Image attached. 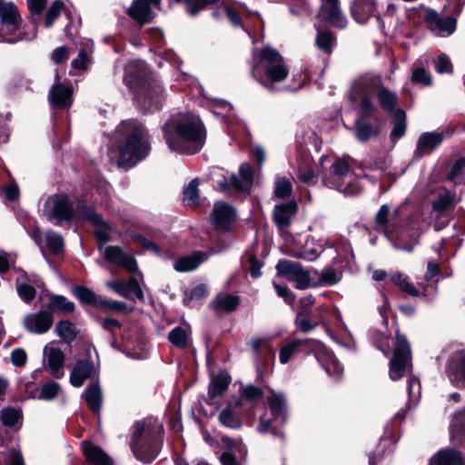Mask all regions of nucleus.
I'll return each instance as SVG.
<instances>
[{
	"instance_id": "nucleus-61",
	"label": "nucleus",
	"mask_w": 465,
	"mask_h": 465,
	"mask_svg": "<svg viewBox=\"0 0 465 465\" xmlns=\"http://www.w3.org/2000/svg\"><path fill=\"white\" fill-rule=\"evenodd\" d=\"M411 82L422 85H429L431 83V76L424 68L417 67L412 71Z\"/></svg>"
},
{
	"instance_id": "nucleus-58",
	"label": "nucleus",
	"mask_w": 465,
	"mask_h": 465,
	"mask_svg": "<svg viewBox=\"0 0 465 465\" xmlns=\"http://www.w3.org/2000/svg\"><path fill=\"white\" fill-rule=\"evenodd\" d=\"M74 294L80 302L85 304H94L97 302L96 294L84 286L74 287Z\"/></svg>"
},
{
	"instance_id": "nucleus-62",
	"label": "nucleus",
	"mask_w": 465,
	"mask_h": 465,
	"mask_svg": "<svg viewBox=\"0 0 465 465\" xmlns=\"http://www.w3.org/2000/svg\"><path fill=\"white\" fill-rule=\"evenodd\" d=\"M97 227V230L95 232V235L97 238L98 245H104L109 240V232L110 227L109 225L103 220V223L99 224H94ZM99 250L102 252L103 248L99 247Z\"/></svg>"
},
{
	"instance_id": "nucleus-36",
	"label": "nucleus",
	"mask_w": 465,
	"mask_h": 465,
	"mask_svg": "<svg viewBox=\"0 0 465 465\" xmlns=\"http://www.w3.org/2000/svg\"><path fill=\"white\" fill-rule=\"evenodd\" d=\"M169 341L178 349H185L192 342L190 328L182 326L173 328L168 334Z\"/></svg>"
},
{
	"instance_id": "nucleus-50",
	"label": "nucleus",
	"mask_w": 465,
	"mask_h": 465,
	"mask_svg": "<svg viewBox=\"0 0 465 465\" xmlns=\"http://www.w3.org/2000/svg\"><path fill=\"white\" fill-rule=\"evenodd\" d=\"M407 391H408V396H409V404L410 405H416L421 395V385L416 377L411 376L407 381Z\"/></svg>"
},
{
	"instance_id": "nucleus-54",
	"label": "nucleus",
	"mask_w": 465,
	"mask_h": 465,
	"mask_svg": "<svg viewBox=\"0 0 465 465\" xmlns=\"http://www.w3.org/2000/svg\"><path fill=\"white\" fill-rule=\"evenodd\" d=\"M64 5L61 0H55L51 4L49 8L47 9L45 17V27H51L53 25L54 22L57 19L61 12L64 10Z\"/></svg>"
},
{
	"instance_id": "nucleus-39",
	"label": "nucleus",
	"mask_w": 465,
	"mask_h": 465,
	"mask_svg": "<svg viewBox=\"0 0 465 465\" xmlns=\"http://www.w3.org/2000/svg\"><path fill=\"white\" fill-rule=\"evenodd\" d=\"M314 163L309 155H302L298 164V177L305 183H314L315 173Z\"/></svg>"
},
{
	"instance_id": "nucleus-30",
	"label": "nucleus",
	"mask_w": 465,
	"mask_h": 465,
	"mask_svg": "<svg viewBox=\"0 0 465 465\" xmlns=\"http://www.w3.org/2000/svg\"><path fill=\"white\" fill-rule=\"evenodd\" d=\"M268 404L274 420H279L280 425H283L287 420L286 401L284 395L282 393L272 392V394L268 397Z\"/></svg>"
},
{
	"instance_id": "nucleus-63",
	"label": "nucleus",
	"mask_w": 465,
	"mask_h": 465,
	"mask_svg": "<svg viewBox=\"0 0 465 465\" xmlns=\"http://www.w3.org/2000/svg\"><path fill=\"white\" fill-rule=\"evenodd\" d=\"M219 0L187 1L186 10L191 15H197L204 6L217 3Z\"/></svg>"
},
{
	"instance_id": "nucleus-5",
	"label": "nucleus",
	"mask_w": 465,
	"mask_h": 465,
	"mask_svg": "<svg viewBox=\"0 0 465 465\" xmlns=\"http://www.w3.org/2000/svg\"><path fill=\"white\" fill-rule=\"evenodd\" d=\"M163 427L156 419L137 420L133 425L131 450L135 458L150 463L158 456L163 445Z\"/></svg>"
},
{
	"instance_id": "nucleus-34",
	"label": "nucleus",
	"mask_w": 465,
	"mask_h": 465,
	"mask_svg": "<svg viewBox=\"0 0 465 465\" xmlns=\"http://www.w3.org/2000/svg\"><path fill=\"white\" fill-rule=\"evenodd\" d=\"M327 245V241L324 239H320L316 243L314 242V239L307 241L305 248L296 254V257L299 259L306 260L312 262L316 260L320 254L323 252L324 247Z\"/></svg>"
},
{
	"instance_id": "nucleus-64",
	"label": "nucleus",
	"mask_w": 465,
	"mask_h": 465,
	"mask_svg": "<svg viewBox=\"0 0 465 465\" xmlns=\"http://www.w3.org/2000/svg\"><path fill=\"white\" fill-rule=\"evenodd\" d=\"M11 361L15 367L25 366L27 361V354L22 348H16L11 352Z\"/></svg>"
},
{
	"instance_id": "nucleus-60",
	"label": "nucleus",
	"mask_w": 465,
	"mask_h": 465,
	"mask_svg": "<svg viewBox=\"0 0 465 465\" xmlns=\"http://www.w3.org/2000/svg\"><path fill=\"white\" fill-rule=\"evenodd\" d=\"M99 307L105 312H125L127 305L123 302L102 299L98 302Z\"/></svg>"
},
{
	"instance_id": "nucleus-29",
	"label": "nucleus",
	"mask_w": 465,
	"mask_h": 465,
	"mask_svg": "<svg viewBox=\"0 0 465 465\" xmlns=\"http://www.w3.org/2000/svg\"><path fill=\"white\" fill-rule=\"evenodd\" d=\"M83 452L90 465H114L112 459L98 446L82 443Z\"/></svg>"
},
{
	"instance_id": "nucleus-17",
	"label": "nucleus",
	"mask_w": 465,
	"mask_h": 465,
	"mask_svg": "<svg viewBox=\"0 0 465 465\" xmlns=\"http://www.w3.org/2000/svg\"><path fill=\"white\" fill-rule=\"evenodd\" d=\"M452 131L450 129L422 133L418 140L415 151L416 157H422L430 154L443 142L446 137H450Z\"/></svg>"
},
{
	"instance_id": "nucleus-48",
	"label": "nucleus",
	"mask_w": 465,
	"mask_h": 465,
	"mask_svg": "<svg viewBox=\"0 0 465 465\" xmlns=\"http://www.w3.org/2000/svg\"><path fill=\"white\" fill-rule=\"evenodd\" d=\"M321 322V318H318L316 316L310 317L309 315L299 312L296 319H295V324L297 328L304 333H307L313 330Z\"/></svg>"
},
{
	"instance_id": "nucleus-53",
	"label": "nucleus",
	"mask_w": 465,
	"mask_h": 465,
	"mask_svg": "<svg viewBox=\"0 0 465 465\" xmlns=\"http://www.w3.org/2000/svg\"><path fill=\"white\" fill-rule=\"evenodd\" d=\"M317 47L325 54H331L333 45V36L329 31H319L316 37Z\"/></svg>"
},
{
	"instance_id": "nucleus-14",
	"label": "nucleus",
	"mask_w": 465,
	"mask_h": 465,
	"mask_svg": "<svg viewBox=\"0 0 465 465\" xmlns=\"http://www.w3.org/2000/svg\"><path fill=\"white\" fill-rule=\"evenodd\" d=\"M450 381L458 388H465V349L453 351L445 365Z\"/></svg>"
},
{
	"instance_id": "nucleus-2",
	"label": "nucleus",
	"mask_w": 465,
	"mask_h": 465,
	"mask_svg": "<svg viewBox=\"0 0 465 465\" xmlns=\"http://www.w3.org/2000/svg\"><path fill=\"white\" fill-rule=\"evenodd\" d=\"M114 135L118 143V166L133 167L149 154L151 146L147 132L138 121H123L116 127Z\"/></svg>"
},
{
	"instance_id": "nucleus-20",
	"label": "nucleus",
	"mask_w": 465,
	"mask_h": 465,
	"mask_svg": "<svg viewBox=\"0 0 465 465\" xmlns=\"http://www.w3.org/2000/svg\"><path fill=\"white\" fill-rule=\"evenodd\" d=\"M161 0H134L128 8V15L137 23L143 25L153 20V8H160Z\"/></svg>"
},
{
	"instance_id": "nucleus-22",
	"label": "nucleus",
	"mask_w": 465,
	"mask_h": 465,
	"mask_svg": "<svg viewBox=\"0 0 465 465\" xmlns=\"http://www.w3.org/2000/svg\"><path fill=\"white\" fill-rule=\"evenodd\" d=\"M96 375V370L92 361L87 359H80L74 364L69 381L74 388H80L84 385L85 381Z\"/></svg>"
},
{
	"instance_id": "nucleus-23",
	"label": "nucleus",
	"mask_w": 465,
	"mask_h": 465,
	"mask_svg": "<svg viewBox=\"0 0 465 465\" xmlns=\"http://www.w3.org/2000/svg\"><path fill=\"white\" fill-rule=\"evenodd\" d=\"M48 100L53 108L68 109L73 104V90L69 86L56 83L49 91Z\"/></svg>"
},
{
	"instance_id": "nucleus-42",
	"label": "nucleus",
	"mask_w": 465,
	"mask_h": 465,
	"mask_svg": "<svg viewBox=\"0 0 465 465\" xmlns=\"http://www.w3.org/2000/svg\"><path fill=\"white\" fill-rule=\"evenodd\" d=\"M230 381V377L224 373H219L213 377L208 390L209 396L214 398L223 394L227 390Z\"/></svg>"
},
{
	"instance_id": "nucleus-25",
	"label": "nucleus",
	"mask_w": 465,
	"mask_h": 465,
	"mask_svg": "<svg viewBox=\"0 0 465 465\" xmlns=\"http://www.w3.org/2000/svg\"><path fill=\"white\" fill-rule=\"evenodd\" d=\"M297 210L298 206L294 201L276 205L273 210L274 223L280 228L288 227Z\"/></svg>"
},
{
	"instance_id": "nucleus-57",
	"label": "nucleus",
	"mask_w": 465,
	"mask_h": 465,
	"mask_svg": "<svg viewBox=\"0 0 465 465\" xmlns=\"http://www.w3.org/2000/svg\"><path fill=\"white\" fill-rule=\"evenodd\" d=\"M1 421L5 426L12 427L17 424L21 419L19 411L14 408H5L1 411Z\"/></svg>"
},
{
	"instance_id": "nucleus-43",
	"label": "nucleus",
	"mask_w": 465,
	"mask_h": 465,
	"mask_svg": "<svg viewBox=\"0 0 465 465\" xmlns=\"http://www.w3.org/2000/svg\"><path fill=\"white\" fill-rule=\"evenodd\" d=\"M54 331L59 337L68 343L74 341L78 333L74 324L67 320L58 322Z\"/></svg>"
},
{
	"instance_id": "nucleus-37",
	"label": "nucleus",
	"mask_w": 465,
	"mask_h": 465,
	"mask_svg": "<svg viewBox=\"0 0 465 465\" xmlns=\"http://www.w3.org/2000/svg\"><path fill=\"white\" fill-rule=\"evenodd\" d=\"M376 97L378 98L379 104L382 110L394 114L396 111L395 107L398 104V96L396 93L389 90L382 84Z\"/></svg>"
},
{
	"instance_id": "nucleus-44",
	"label": "nucleus",
	"mask_w": 465,
	"mask_h": 465,
	"mask_svg": "<svg viewBox=\"0 0 465 465\" xmlns=\"http://www.w3.org/2000/svg\"><path fill=\"white\" fill-rule=\"evenodd\" d=\"M450 433L453 439L465 442V410L456 412L450 424Z\"/></svg>"
},
{
	"instance_id": "nucleus-38",
	"label": "nucleus",
	"mask_w": 465,
	"mask_h": 465,
	"mask_svg": "<svg viewBox=\"0 0 465 465\" xmlns=\"http://www.w3.org/2000/svg\"><path fill=\"white\" fill-rule=\"evenodd\" d=\"M315 354L317 360L322 364L330 376H332L335 380H339L341 377L343 367L332 353L325 352V359H321L318 353Z\"/></svg>"
},
{
	"instance_id": "nucleus-7",
	"label": "nucleus",
	"mask_w": 465,
	"mask_h": 465,
	"mask_svg": "<svg viewBox=\"0 0 465 465\" xmlns=\"http://www.w3.org/2000/svg\"><path fill=\"white\" fill-rule=\"evenodd\" d=\"M22 18L16 5L12 2L0 0V37L3 41L14 44L35 37V32L27 35L22 29Z\"/></svg>"
},
{
	"instance_id": "nucleus-15",
	"label": "nucleus",
	"mask_w": 465,
	"mask_h": 465,
	"mask_svg": "<svg viewBox=\"0 0 465 465\" xmlns=\"http://www.w3.org/2000/svg\"><path fill=\"white\" fill-rule=\"evenodd\" d=\"M301 347L305 348L308 352L314 353H319L324 349L323 344L318 340H292L281 347L279 351L280 362L282 364L288 363L295 351Z\"/></svg>"
},
{
	"instance_id": "nucleus-28",
	"label": "nucleus",
	"mask_w": 465,
	"mask_h": 465,
	"mask_svg": "<svg viewBox=\"0 0 465 465\" xmlns=\"http://www.w3.org/2000/svg\"><path fill=\"white\" fill-rule=\"evenodd\" d=\"M376 230L382 232L388 239H391L396 232L397 225L391 216L387 204L381 205L375 217Z\"/></svg>"
},
{
	"instance_id": "nucleus-6",
	"label": "nucleus",
	"mask_w": 465,
	"mask_h": 465,
	"mask_svg": "<svg viewBox=\"0 0 465 465\" xmlns=\"http://www.w3.org/2000/svg\"><path fill=\"white\" fill-rule=\"evenodd\" d=\"M251 73L262 86L273 90L274 84L282 82L289 74V70L280 53L270 47L253 51L251 61Z\"/></svg>"
},
{
	"instance_id": "nucleus-1",
	"label": "nucleus",
	"mask_w": 465,
	"mask_h": 465,
	"mask_svg": "<svg viewBox=\"0 0 465 465\" xmlns=\"http://www.w3.org/2000/svg\"><path fill=\"white\" fill-rule=\"evenodd\" d=\"M163 131L169 148L180 153L194 154L205 143L204 125L193 114L173 115L163 125Z\"/></svg>"
},
{
	"instance_id": "nucleus-56",
	"label": "nucleus",
	"mask_w": 465,
	"mask_h": 465,
	"mask_svg": "<svg viewBox=\"0 0 465 465\" xmlns=\"http://www.w3.org/2000/svg\"><path fill=\"white\" fill-rule=\"evenodd\" d=\"M292 191L291 182L284 178L279 177L276 179L274 183V195L278 198L288 197Z\"/></svg>"
},
{
	"instance_id": "nucleus-51",
	"label": "nucleus",
	"mask_w": 465,
	"mask_h": 465,
	"mask_svg": "<svg viewBox=\"0 0 465 465\" xmlns=\"http://www.w3.org/2000/svg\"><path fill=\"white\" fill-rule=\"evenodd\" d=\"M61 391V386L55 381H48L42 385L38 399L44 401H52L58 396Z\"/></svg>"
},
{
	"instance_id": "nucleus-49",
	"label": "nucleus",
	"mask_w": 465,
	"mask_h": 465,
	"mask_svg": "<svg viewBox=\"0 0 465 465\" xmlns=\"http://www.w3.org/2000/svg\"><path fill=\"white\" fill-rule=\"evenodd\" d=\"M219 421L225 427L239 429L242 426L241 419L234 414L231 408H225L219 413Z\"/></svg>"
},
{
	"instance_id": "nucleus-21",
	"label": "nucleus",
	"mask_w": 465,
	"mask_h": 465,
	"mask_svg": "<svg viewBox=\"0 0 465 465\" xmlns=\"http://www.w3.org/2000/svg\"><path fill=\"white\" fill-rule=\"evenodd\" d=\"M53 314L49 311H41L27 314L23 321L25 328L33 333L42 334L48 331L53 324Z\"/></svg>"
},
{
	"instance_id": "nucleus-19",
	"label": "nucleus",
	"mask_w": 465,
	"mask_h": 465,
	"mask_svg": "<svg viewBox=\"0 0 465 465\" xmlns=\"http://www.w3.org/2000/svg\"><path fill=\"white\" fill-rule=\"evenodd\" d=\"M64 354L62 350L51 342L44 348V362L51 375L56 379L64 377Z\"/></svg>"
},
{
	"instance_id": "nucleus-32",
	"label": "nucleus",
	"mask_w": 465,
	"mask_h": 465,
	"mask_svg": "<svg viewBox=\"0 0 465 465\" xmlns=\"http://www.w3.org/2000/svg\"><path fill=\"white\" fill-rule=\"evenodd\" d=\"M240 299L237 295L222 292L215 296L210 307L216 312H232L237 309Z\"/></svg>"
},
{
	"instance_id": "nucleus-8",
	"label": "nucleus",
	"mask_w": 465,
	"mask_h": 465,
	"mask_svg": "<svg viewBox=\"0 0 465 465\" xmlns=\"http://www.w3.org/2000/svg\"><path fill=\"white\" fill-rule=\"evenodd\" d=\"M381 84V76L372 74L361 75L353 82L351 88V98L359 102L360 108L364 115L370 116L377 110L372 98L377 96Z\"/></svg>"
},
{
	"instance_id": "nucleus-13",
	"label": "nucleus",
	"mask_w": 465,
	"mask_h": 465,
	"mask_svg": "<svg viewBox=\"0 0 465 465\" xmlns=\"http://www.w3.org/2000/svg\"><path fill=\"white\" fill-rule=\"evenodd\" d=\"M351 176L349 163L344 160L338 159L332 163L330 173L324 177L323 183L330 188L351 194L353 193L349 187Z\"/></svg>"
},
{
	"instance_id": "nucleus-18",
	"label": "nucleus",
	"mask_w": 465,
	"mask_h": 465,
	"mask_svg": "<svg viewBox=\"0 0 465 465\" xmlns=\"http://www.w3.org/2000/svg\"><path fill=\"white\" fill-rule=\"evenodd\" d=\"M19 297L26 303L31 302L36 294V289L43 285L42 280L35 273L22 272L15 280Z\"/></svg>"
},
{
	"instance_id": "nucleus-45",
	"label": "nucleus",
	"mask_w": 465,
	"mask_h": 465,
	"mask_svg": "<svg viewBox=\"0 0 465 465\" xmlns=\"http://www.w3.org/2000/svg\"><path fill=\"white\" fill-rule=\"evenodd\" d=\"M394 126L391 132V138L396 141L401 138L406 132V114L401 109H396L393 114Z\"/></svg>"
},
{
	"instance_id": "nucleus-55",
	"label": "nucleus",
	"mask_w": 465,
	"mask_h": 465,
	"mask_svg": "<svg viewBox=\"0 0 465 465\" xmlns=\"http://www.w3.org/2000/svg\"><path fill=\"white\" fill-rule=\"evenodd\" d=\"M27 7L34 23L41 20L42 13L45 10L47 0H26Z\"/></svg>"
},
{
	"instance_id": "nucleus-31",
	"label": "nucleus",
	"mask_w": 465,
	"mask_h": 465,
	"mask_svg": "<svg viewBox=\"0 0 465 465\" xmlns=\"http://www.w3.org/2000/svg\"><path fill=\"white\" fill-rule=\"evenodd\" d=\"M430 465H465L460 451L451 449L440 450L430 460Z\"/></svg>"
},
{
	"instance_id": "nucleus-41",
	"label": "nucleus",
	"mask_w": 465,
	"mask_h": 465,
	"mask_svg": "<svg viewBox=\"0 0 465 465\" xmlns=\"http://www.w3.org/2000/svg\"><path fill=\"white\" fill-rule=\"evenodd\" d=\"M312 274L315 279L316 287L323 285H333L340 282L341 277L336 270L332 268H325L321 273L316 270H312Z\"/></svg>"
},
{
	"instance_id": "nucleus-27",
	"label": "nucleus",
	"mask_w": 465,
	"mask_h": 465,
	"mask_svg": "<svg viewBox=\"0 0 465 465\" xmlns=\"http://www.w3.org/2000/svg\"><path fill=\"white\" fill-rule=\"evenodd\" d=\"M209 258L207 252H194L190 255L178 258L173 264L175 271L179 272H191L198 268V266Z\"/></svg>"
},
{
	"instance_id": "nucleus-3",
	"label": "nucleus",
	"mask_w": 465,
	"mask_h": 465,
	"mask_svg": "<svg viewBox=\"0 0 465 465\" xmlns=\"http://www.w3.org/2000/svg\"><path fill=\"white\" fill-rule=\"evenodd\" d=\"M102 254L109 263L135 274L127 282L119 280L106 282V287L127 300L134 301V298H136L143 301L144 295L141 284L143 282V274L139 271L134 256L124 252L119 246L112 245L103 248Z\"/></svg>"
},
{
	"instance_id": "nucleus-59",
	"label": "nucleus",
	"mask_w": 465,
	"mask_h": 465,
	"mask_svg": "<svg viewBox=\"0 0 465 465\" xmlns=\"http://www.w3.org/2000/svg\"><path fill=\"white\" fill-rule=\"evenodd\" d=\"M50 305L54 309H57L66 313L73 312L74 310V304L68 301L65 297L61 295H55L51 299Z\"/></svg>"
},
{
	"instance_id": "nucleus-33",
	"label": "nucleus",
	"mask_w": 465,
	"mask_h": 465,
	"mask_svg": "<svg viewBox=\"0 0 465 465\" xmlns=\"http://www.w3.org/2000/svg\"><path fill=\"white\" fill-rule=\"evenodd\" d=\"M83 397L88 408L95 413H98L102 407L103 395L99 381H96L89 384L84 391Z\"/></svg>"
},
{
	"instance_id": "nucleus-10",
	"label": "nucleus",
	"mask_w": 465,
	"mask_h": 465,
	"mask_svg": "<svg viewBox=\"0 0 465 465\" xmlns=\"http://www.w3.org/2000/svg\"><path fill=\"white\" fill-rule=\"evenodd\" d=\"M461 12V6L457 8L455 15L442 16L439 12L432 8H425L422 19L429 31L438 37H448L451 35L457 28V18Z\"/></svg>"
},
{
	"instance_id": "nucleus-16",
	"label": "nucleus",
	"mask_w": 465,
	"mask_h": 465,
	"mask_svg": "<svg viewBox=\"0 0 465 465\" xmlns=\"http://www.w3.org/2000/svg\"><path fill=\"white\" fill-rule=\"evenodd\" d=\"M211 219L216 230L227 232L232 228L236 219V212L232 205L224 202H216L213 205Z\"/></svg>"
},
{
	"instance_id": "nucleus-47",
	"label": "nucleus",
	"mask_w": 465,
	"mask_h": 465,
	"mask_svg": "<svg viewBox=\"0 0 465 465\" xmlns=\"http://www.w3.org/2000/svg\"><path fill=\"white\" fill-rule=\"evenodd\" d=\"M76 215L79 219L89 222L94 225L103 223V218L83 202H80L76 206Z\"/></svg>"
},
{
	"instance_id": "nucleus-52",
	"label": "nucleus",
	"mask_w": 465,
	"mask_h": 465,
	"mask_svg": "<svg viewBox=\"0 0 465 465\" xmlns=\"http://www.w3.org/2000/svg\"><path fill=\"white\" fill-rule=\"evenodd\" d=\"M45 244L51 252L58 254L64 248V240L60 234L49 231L45 233Z\"/></svg>"
},
{
	"instance_id": "nucleus-26",
	"label": "nucleus",
	"mask_w": 465,
	"mask_h": 465,
	"mask_svg": "<svg viewBox=\"0 0 465 465\" xmlns=\"http://www.w3.org/2000/svg\"><path fill=\"white\" fill-rule=\"evenodd\" d=\"M230 182L235 190L243 193L249 192L253 182V172L251 165L247 163H242L239 175H232Z\"/></svg>"
},
{
	"instance_id": "nucleus-35",
	"label": "nucleus",
	"mask_w": 465,
	"mask_h": 465,
	"mask_svg": "<svg viewBox=\"0 0 465 465\" xmlns=\"http://www.w3.org/2000/svg\"><path fill=\"white\" fill-rule=\"evenodd\" d=\"M321 12L322 15L326 17L333 26L341 29L346 27L348 21L339 7V4L321 7Z\"/></svg>"
},
{
	"instance_id": "nucleus-11",
	"label": "nucleus",
	"mask_w": 465,
	"mask_h": 465,
	"mask_svg": "<svg viewBox=\"0 0 465 465\" xmlns=\"http://www.w3.org/2000/svg\"><path fill=\"white\" fill-rule=\"evenodd\" d=\"M277 273L293 282L299 290L316 287L312 271L305 270L299 262L280 260L276 265Z\"/></svg>"
},
{
	"instance_id": "nucleus-46",
	"label": "nucleus",
	"mask_w": 465,
	"mask_h": 465,
	"mask_svg": "<svg viewBox=\"0 0 465 465\" xmlns=\"http://www.w3.org/2000/svg\"><path fill=\"white\" fill-rule=\"evenodd\" d=\"M456 194L450 191L444 190L440 193L437 199L433 202V210L438 213H442L448 210L450 206L455 204Z\"/></svg>"
},
{
	"instance_id": "nucleus-12",
	"label": "nucleus",
	"mask_w": 465,
	"mask_h": 465,
	"mask_svg": "<svg viewBox=\"0 0 465 465\" xmlns=\"http://www.w3.org/2000/svg\"><path fill=\"white\" fill-rule=\"evenodd\" d=\"M46 218L54 224L74 218V209L69 198L64 194L51 195L45 203Z\"/></svg>"
},
{
	"instance_id": "nucleus-9",
	"label": "nucleus",
	"mask_w": 465,
	"mask_h": 465,
	"mask_svg": "<svg viewBox=\"0 0 465 465\" xmlns=\"http://www.w3.org/2000/svg\"><path fill=\"white\" fill-rule=\"evenodd\" d=\"M411 370V346L406 337L399 331H396L393 356L390 361V378L392 381L401 379Z\"/></svg>"
},
{
	"instance_id": "nucleus-4",
	"label": "nucleus",
	"mask_w": 465,
	"mask_h": 465,
	"mask_svg": "<svg viewBox=\"0 0 465 465\" xmlns=\"http://www.w3.org/2000/svg\"><path fill=\"white\" fill-rule=\"evenodd\" d=\"M145 64L134 61L125 66L124 81L134 94V99L144 110H158L163 100V89L156 81L145 79Z\"/></svg>"
},
{
	"instance_id": "nucleus-40",
	"label": "nucleus",
	"mask_w": 465,
	"mask_h": 465,
	"mask_svg": "<svg viewBox=\"0 0 465 465\" xmlns=\"http://www.w3.org/2000/svg\"><path fill=\"white\" fill-rule=\"evenodd\" d=\"M379 130L372 124L362 120H357L355 123V136L356 138L364 143L372 137L378 135Z\"/></svg>"
},
{
	"instance_id": "nucleus-24",
	"label": "nucleus",
	"mask_w": 465,
	"mask_h": 465,
	"mask_svg": "<svg viewBox=\"0 0 465 465\" xmlns=\"http://www.w3.org/2000/svg\"><path fill=\"white\" fill-rule=\"evenodd\" d=\"M376 3L374 0H353L351 5V14L358 23L364 25L376 14Z\"/></svg>"
}]
</instances>
